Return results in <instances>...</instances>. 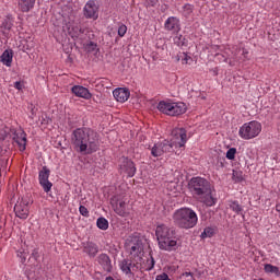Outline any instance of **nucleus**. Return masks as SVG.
Here are the masks:
<instances>
[{"label": "nucleus", "instance_id": "1", "mask_svg": "<svg viewBox=\"0 0 280 280\" xmlns=\"http://www.w3.org/2000/svg\"><path fill=\"white\" fill-rule=\"evenodd\" d=\"M71 143L80 154H93L100 150V136L89 128H78L72 131Z\"/></svg>", "mask_w": 280, "mask_h": 280}, {"label": "nucleus", "instance_id": "2", "mask_svg": "<svg viewBox=\"0 0 280 280\" xmlns=\"http://www.w3.org/2000/svg\"><path fill=\"white\" fill-rule=\"evenodd\" d=\"M188 188L194 198L203 202L207 207H213L218 199L213 196L211 184L202 177H192L188 183Z\"/></svg>", "mask_w": 280, "mask_h": 280}, {"label": "nucleus", "instance_id": "3", "mask_svg": "<svg viewBox=\"0 0 280 280\" xmlns=\"http://www.w3.org/2000/svg\"><path fill=\"white\" fill-rule=\"evenodd\" d=\"M173 222L178 229H194L198 224V214L190 208H179L173 213Z\"/></svg>", "mask_w": 280, "mask_h": 280}, {"label": "nucleus", "instance_id": "4", "mask_svg": "<svg viewBox=\"0 0 280 280\" xmlns=\"http://www.w3.org/2000/svg\"><path fill=\"white\" fill-rule=\"evenodd\" d=\"M126 252L129 254L130 259L136 260L138 264L143 261V244L137 236H129L125 243Z\"/></svg>", "mask_w": 280, "mask_h": 280}, {"label": "nucleus", "instance_id": "5", "mask_svg": "<svg viewBox=\"0 0 280 280\" xmlns=\"http://www.w3.org/2000/svg\"><path fill=\"white\" fill-rule=\"evenodd\" d=\"M158 110H160V113H163L164 115L177 117L178 115H185V113H187V105H185V103L161 101L158 104Z\"/></svg>", "mask_w": 280, "mask_h": 280}, {"label": "nucleus", "instance_id": "6", "mask_svg": "<svg viewBox=\"0 0 280 280\" xmlns=\"http://www.w3.org/2000/svg\"><path fill=\"white\" fill-rule=\"evenodd\" d=\"M261 132V122L257 120H252L249 122H245L238 130V135L241 139L250 140L255 139V137H259Z\"/></svg>", "mask_w": 280, "mask_h": 280}, {"label": "nucleus", "instance_id": "7", "mask_svg": "<svg viewBox=\"0 0 280 280\" xmlns=\"http://www.w3.org/2000/svg\"><path fill=\"white\" fill-rule=\"evenodd\" d=\"M119 268L126 277H135V272H139V270H143V265L141 262H137L132 259H122L119 262Z\"/></svg>", "mask_w": 280, "mask_h": 280}, {"label": "nucleus", "instance_id": "8", "mask_svg": "<svg viewBox=\"0 0 280 280\" xmlns=\"http://www.w3.org/2000/svg\"><path fill=\"white\" fill-rule=\"evenodd\" d=\"M170 143L173 151L174 148H185V143H187V130L185 128L173 129Z\"/></svg>", "mask_w": 280, "mask_h": 280}, {"label": "nucleus", "instance_id": "9", "mask_svg": "<svg viewBox=\"0 0 280 280\" xmlns=\"http://www.w3.org/2000/svg\"><path fill=\"white\" fill-rule=\"evenodd\" d=\"M110 205L117 215H120L121 218L130 215V208H128V203H126L124 199L119 198V196H114L110 199Z\"/></svg>", "mask_w": 280, "mask_h": 280}, {"label": "nucleus", "instance_id": "10", "mask_svg": "<svg viewBox=\"0 0 280 280\" xmlns=\"http://www.w3.org/2000/svg\"><path fill=\"white\" fill-rule=\"evenodd\" d=\"M14 213L20 220H27L30 218V199L22 198L14 206Z\"/></svg>", "mask_w": 280, "mask_h": 280}, {"label": "nucleus", "instance_id": "11", "mask_svg": "<svg viewBox=\"0 0 280 280\" xmlns=\"http://www.w3.org/2000/svg\"><path fill=\"white\" fill-rule=\"evenodd\" d=\"M167 152H173L172 143H170V140L158 142L151 148V155L155 159L167 154Z\"/></svg>", "mask_w": 280, "mask_h": 280}, {"label": "nucleus", "instance_id": "12", "mask_svg": "<svg viewBox=\"0 0 280 280\" xmlns=\"http://www.w3.org/2000/svg\"><path fill=\"white\" fill-rule=\"evenodd\" d=\"M49 168H47V166H43L38 175L39 185L43 187L45 194H49V191H51V187H54V184L49 182Z\"/></svg>", "mask_w": 280, "mask_h": 280}, {"label": "nucleus", "instance_id": "13", "mask_svg": "<svg viewBox=\"0 0 280 280\" xmlns=\"http://www.w3.org/2000/svg\"><path fill=\"white\" fill-rule=\"evenodd\" d=\"M120 172L124 174H127L129 178H132L135 174H137V167L135 166V162L129 160L128 158H121L120 159Z\"/></svg>", "mask_w": 280, "mask_h": 280}, {"label": "nucleus", "instance_id": "14", "mask_svg": "<svg viewBox=\"0 0 280 280\" xmlns=\"http://www.w3.org/2000/svg\"><path fill=\"white\" fill-rule=\"evenodd\" d=\"M161 250H167L172 253V250H176L178 248V241H176V236H167L166 238L158 242Z\"/></svg>", "mask_w": 280, "mask_h": 280}, {"label": "nucleus", "instance_id": "15", "mask_svg": "<svg viewBox=\"0 0 280 280\" xmlns=\"http://www.w3.org/2000/svg\"><path fill=\"white\" fill-rule=\"evenodd\" d=\"M98 10H100V8L95 3V1L94 0H89L85 3V7H84V16H85V19H93L94 21L97 20Z\"/></svg>", "mask_w": 280, "mask_h": 280}, {"label": "nucleus", "instance_id": "16", "mask_svg": "<svg viewBox=\"0 0 280 280\" xmlns=\"http://www.w3.org/2000/svg\"><path fill=\"white\" fill-rule=\"evenodd\" d=\"M155 235L158 237V242H162L166 237H172L173 235H176L173 229L168 228L165 224H161L156 226Z\"/></svg>", "mask_w": 280, "mask_h": 280}, {"label": "nucleus", "instance_id": "17", "mask_svg": "<svg viewBox=\"0 0 280 280\" xmlns=\"http://www.w3.org/2000/svg\"><path fill=\"white\" fill-rule=\"evenodd\" d=\"M113 96L115 97L116 102L124 104V102H128L130 97V91L126 88H118L113 91Z\"/></svg>", "mask_w": 280, "mask_h": 280}, {"label": "nucleus", "instance_id": "18", "mask_svg": "<svg viewBox=\"0 0 280 280\" xmlns=\"http://www.w3.org/2000/svg\"><path fill=\"white\" fill-rule=\"evenodd\" d=\"M71 91L75 97H82L83 100H91V97H93L89 89L82 85H74L71 88Z\"/></svg>", "mask_w": 280, "mask_h": 280}, {"label": "nucleus", "instance_id": "19", "mask_svg": "<svg viewBox=\"0 0 280 280\" xmlns=\"http://www.w3.org/2000/svg\"><path fill=\"white\" fill-rule=\"evenodd\" d=\"M164 27L168 32H180V21L177 18L171 16L165 21Z\"/></svg>", "mask_w": 280, "mask_h": 280}, {"label": "nucleus", "instance_id": "20", "mask_svg": "<svg viewBox=\"0 0 280 280\" xmlns=\"http://www.w3.org/2000/svg\"><path fill=\"white\" fill-rule=\"evenodd\" d=\"M97 262L102 266L105 272H113V264L110 262V257L106 254H101L97 257Z\"/></svg>", "mask_w": 280, "mask_h": 280}, {"label": "nucleus", "instance_id": "21", "mask_svg": "<svg viewBox=\"0 0 280 280\" xmlns=\"http://www.w3.org/2000/svg\"><path fill=\"white\" fill-rule=\"evenodd\" d=\"M68 32L72 38H80L84 34V28L80 24H74L68 28Z\"/></svg>", "mask_w": 280, "mask_h": 280}, {"label": "nucleus", "instance_id": "22", "mask_svg": "<svg viewBox=\"0 0 280 280\" xmlns=\"http://www.w3.org/2000/svg\"><path fill=\"white\" fill-rule=\"evenodd\" d=\"M14 140H15V143H18L21 152L25 151V148L27 145V137L25 132H20V135H16Z\"/></svg>", "mask_w": 280, "mask_h": 280}, {"label": "nucleus", "instance_id": "23", "mask_svg": "<svg viewBox=\"0 0 280 280\" xmlns=\"http://www.w3.org/2000/svg\"><path fill=\"white\" fill-rule=\"evenodd\" d=\"M34 3H36V0H20L19 8L21 12H30L34 8Z\"/></svg>", "mask_w": 280, "mask_h": 280}, {"label": "nucleus", "instance_id": "24", "mask_svg": "<svg viewBox=\"0 0 280 280\" xmlns=\"http://www.w3.org/2000/svg\"><path fill=\"white\" fill-rule=\"evenodd\" d=\"M12 50H4L0 57V62H2V65H5V67H12Z\"/></svg>", "mask_w": 280, "mask_h": 280}, {"label": "nucleus", "instance_id": "25", "mask_svg": "<svg viewBox=\"0 0 280 280\" xmlns=\"http://www.w3.org/2000/svg\"><path fill=\"white\" fill-rule=\"evenodd\" d=\"M83 253H86V255H89V257H95V255H97V253H100V248L94 243H88L83 247Z\"/></svg>", "mask_w": 280, "mask_h": 280}, {"label": "nucleus", "instance_id": "26", "mask_svg": "<svg viewBox=\"0 0 280 280\" xmlns=\"http://www.w3.org/2000/svg\"><path fill=\"white\" fill-rule=\"evenodd\" d=\"M264 270L267 275H276V277H280V270L277 266H273L271 264H265Z\"/></svg>", "mask_w": 280, "mask_h": 280}, {"label": "nucleus", "instance_id": "27", "mask_svg": "<svg viewBox=\"0 0 280 280\" xmlns=\"http://www.w3.org/2000/svg\"><path fill=\"white\" fill-rule=\"evenodd\" d=\"M229 207L237 215H240L242 211H244V208L242 207V205H240L238 201H230Z\"/></svg>", "mask_w": 280, "mask_h": 280}, {"label": "nucleus", "instance_id": "28", "mask_svg": "<svg viewBox=\"0 0 280 280\" xmlns=\"http://www.w3.org/2000/svg\"><path fill=\"white\" fill-rule=\"evenodd\" d=\"M14 23L12 22V19L7 18L2 21L0 27L3 30V32H10L12 30Z\"/></svg>", "mask_w": 280, "mask_h": 280}, {"label": "nucleus", "instance_id": "29", "mask_svg": "<svg viewBox=\"0 0 280 280\" xmlns=\"http://www.w3.org/2000/svg\"><path fill=\"white\" fill-rule=\"evenodd\" d=\"M96 226L101 229V231L108 230V220H106L104 217L98 218L96 221Z\"/></svg>", "mask_w": 280, "mask_h": 280}, {"label": "nucleus", "instance_id": "30", "mask_svg": "<svg viewBox=\"0 0 280 280\" xmlns=\"http://www.w3.org/2000/svg\"><path fill=\"white\" fill-rule=\"evenodd\" d=\"M229 49H225L224 54L217 52L215 58H218L219 62H229V58L231 55L229 54Z\"/></svg>", "mask_w": 280, "mask_h": 280}, {"label": "nucleus", "instance_id": "31", "mask_svg": "<svg viewBox=\"0 0 280 280\" xmlns=\"http://www.w3.org/2000/svg\"><path fill=\"white\" fill-rule=\"evenodd\" d=\"M179 59L182 60V65H191L194 62V59L187 52H182Z\"/></svg>", "mask_w": 280, "mask_h": 280}, {"label": "nucleus", "instance_id": "32", "mask_svg": "<svg viewBox=\"0 0 280 280\" xmlns=\"http://www.w3.org/2000/svg\"><path fill=\"white\" fill-rule=\"evenodd\" d=\"M215 231L213 228H206L203 232L201 233L200 237L201 240H207V237H213Z\"/></svg>", "mask_w": 280, "mask_h": 280}, {"label": "nucleus", "instance_id": "33", "mask_svg": "<svg viewBox=\"0 0 280 280\" xmlns=\"http://www.w3.org/2000/svg\"><path fill=\"white\" fill-rule=\"evenodd\" d=\"M156 261H154V257H152V255L149 256V258L147 259V264L144 267V270H153L154 269V266H155Z\"/></svg>", "mask_w": 280, "mask_h": 280}, {"label": "nucleus", "instance_id": "34", "mask_svg": "<svg viewBox=\"0 0 280 280\" xmlns=\"http://www.w3.org/2000/svg\"><path fill=\"white\" fill-rule=\"evenodd\" d=\"M232 178L234 183H242L244 180V175L242 171H233Z\"/></svg>", "mask_w": 280, "mask_h": 280}, {"label": "nucleus", "instance_id": "35", "mask_svg": "<svg viewBox=\"0 0 280 280\" xmlns=\"http://www.w3.org/2000/svg\"><path fill=\"white\" fill-rule=\"evenodd\" d=\"M235 154H237V149L231 148L228 150L225 156L229 161H233L235 159Z\"/></svg>", "mask_w": 280, "mask_h": 280}, {"label": "nucleus", "instance_id": "36", "mask_svg": "<svg viewBox=\"0 0 280 280\" xmlns=\"http://www.w3.org/2000/svg\"><path fill=\"white\" fill-rule=\"evenodd\" d=\"M194 12V5L191 4H185L183 7V14L187 18Z\"/></svg>", "mask_w": 280, "mask_h": 280}, {"label": "nucleus", "instance_id": "37", "mask_svg": "<svg viewBox=\"0 0 280 280\" xmlns=\"http://www.w3.org/2000/svg\"><path fill=\"white\" fill-rule=\"evenodd\" d=\"M174 43L175 45H177L178 47H183L185 45V37H183V35H177L174 38Z\"/></svg>", "mask_w": 280, "mask_h": 280}, {"label": "nucleus", "instance_id": "38", "mask_svg": "<svg viewBox=\"0 0 280 280\" xmlns=\"http://www.w3.org/2000/svg\"><path fill=\"white\" fill-rule=\"evenodd\" d=\"M95 49H97V44L90 42L85 45V51H88L89 54L95 51Z\"/></svg>", "mask_w": 280, "mask_h": 280}, {"label": "nucleus", "instance_id": "39", "mask_svg": "<svg viewBox=\"0 0 280 280\" xmlns=\"http://www.w3.org/2000/svg\"><path fill=\"white\" fill-rule=\"evenodd\" d=\"M126 32H128V26H126V24H122L118 27V36H120V38L126 36Z\"/></svg>", "mask_w": 280, "mask_h": 280}, {"label": "nucleus", "instance_id": "40", "mask_svg": "<svg viewBox=\"0 0 280 280\" xmlns=\"http://www.w3.org/2000/svg\"><path fill=\"white\" fill-rule=\"evenodd\" d=\"M220 51H222V49L218 45H213L210 47V54H214V56L215 54H220Z\"/></svg>", "mask_w": 280, "mask_h": 280}, {"label": "nucleus", "instance_id": "41", "mask_svg": "<svg viewBox=\"0 0 280 280\" xmlns=\"http://www.w3.org/2000/svg\"><path fill=\"white\" fill-rule=\"evenodd\" d=\"M79 211L81 215H84V218H89V209H86V207L80 206Z\"/></svg>", "mask_w": 280, "mask_h": 280}, {"label": "nucleus", "instance_id": "42", "mask_svg": "<svg viewBox=\"0 0 280 280\" xmlns=\"http://www.w3.org/2000/svg\"><path fill=\"white\" fill-rule=\"evenodd\" d=\"M155 280H172L167 273H161L155 277Z\"/></svg>", "mask_w": 280, "mask_h": 280}, {"label": "nucleus", "instance_id": "43", "mask_svg": "<svg viewBox=\"0 0 280 280\" xmlns=\"http://www.w3.org/2000/svg\"><path fill=\"white\" fill-rule=\"evenodd\" d=\"M14 89H16L18 91H23V82L16 81L14 83Z\"/></svg>", "mask_w": 280, "mask_h": 280}, {"label": "nucleus", "instance_id": "44", "mask_svg": "<svg viewBox=\"0 0 280 280\" xmlns=\"http://www.w3.org/2000/svg\"><path fill=\"white\" fill-rule=\"evenodd\" d=\"M34 117H36V109L34 105H31V119H34Z\"/></svg>", "mask_w": 280, "mask_h": 280}, {"label": "nucleus", "instance_id": "45", "mask_svg": "<svg viewBox=\"0 0 280 280\" xmlns=\"http://www.w3.org/2000/svg\"><path fill=\"white\" fill-rule=\"evenodd\" d=\"M151 8H154L159 3V0H149Z\"/></svg>", "mask_w": 280, "mask_h": 280}, {"label": "nucleus", "instance_id": "46", "mask_svg": "<svg viewBox=\"0 0 280 280\" xmlns=\"http://www.w3.org/2000/svg\"><path fill=\"white\" fill-rule=\"evenodd\" d=\"M183 276H184V277H194V273L186 271V272L183 273Z\"/></svg>", "mask_w": 280, "mask_h": 280}, {"label": "nucleus", "instance_id": "47", "mask_svg": "<svg viewBox=\"0 0 280 280\" xmlns=\"http://www.w3.org/2000/svg\"><path fill=\"white\" fill-rule=\"evenodd\" d=\"M277 211L280 212V202L276 206Z\"/></svg>", "mask_w": 280, "mask_h": 280}, {"label": "nucleus", "instance_id": "48", "mask_svg": "<svg viewBox=\"0 0 280 280\" xmlns=\"http://www.w3.org/2000/svg\"><path fill=\"white\" fill-rule=\"evenodd\" d=\"M106 280H115L113 277H107Z\"/></svg>", "mask_w": 280, "mask_h": 280}, {"label": "nucleus", "instance_id": "49", "mask_svg": "<svg viewBox=\"0 0 280 280\" xmlns=\"http://www.w3.org/2000/svg\"><path fill=\"white\" fill-rule=\"evenodd\" d=\"M230 65H231V66H233V62H232V61H230Z\"/></svg>", "mask_w": 280, "mask_h": 280}, {"label": "nucleus", "instance_id": "50", "mask_svg": "<svg viewBox=\"0 0 280 280\" xmlns=\"http://www.w3.org/2000/svg\"><path fill=\"white\" fill-rule=\"evenodd\" d=\"M170 185H174V183H171Z\"/></svg>", "mask_w": 280, "mask_h": 280}]
</instances>
